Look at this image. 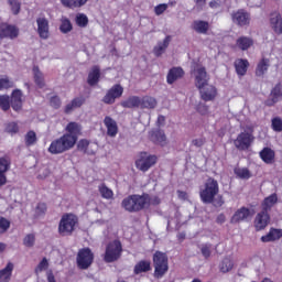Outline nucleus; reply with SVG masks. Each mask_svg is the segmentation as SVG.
I'll list each match as a JSON object with an SVG mask.
<instances>
[{"label":"nucleus","mask_w":282,"mask_h":282,"mask_svg":"<svg viewBox=\"0 0 282 282\" xmlns=\"http://www.w3.org/2000/svg\"><path fill=\"white\" fill-rule=\"evenodd\" d=\"M149 202H151L149 194H133L123 198L121 206L124 210H128V213H140V210L144 209L145 206L149 205Z\"/></svg>","instance_id":"obj_1"},{"label":"nucleus","mask_w":282,"mask_h":282,"mask_svg":"<svg viewBox=\"0 0 282 282\" xmlns=\"http://www.w3.org/2000/svg\"><path fill=\"white\" fill-rule=\"evenodd\" d=\"M76 147V139L69 134H63L61 138L55 139L48 147V153L52 155H61Z\"/></svg>","instance_id":"obj_2"},{"label":"nucleus","mask_w":282,"mask_h":282,"mask_svg":"<svg viewBox=\"0 0 282 282\" xmlns=\"http://www.w3.org/2000/svg\"><path fill=\"white\" fill-rule=\"evenodd\" d=\"M76 147V139L69 134H63L61 138L55 139L48 147V153L52 155H61Z\"/></svg>","instance_id":"obj_3"},{"label":"nucleus","mask_w":282,"mask_h":282,"mask_svg":"<svg viewBox=\"0 0 282 282\" xmlns=\"http://www.w3.org/2000/svg\"><path fill=\"white\" fill-rule=\"evenodd\" d=\"M154 278L162 279L169 272V256L162 251L153 254Z\"/></svg>","instance_id":"obj_4"},{"label":"nucleus","mask_w":282,"mask_h":282,"mask_svg":"<svg viewBox=\"0 0 282 282\" xmlns=\"http://www.w3.org/2000/svg\"><path fill=\"white\" fill-rule=\"evenodd\" d=\"M78 217L74 214L63 215L58 224V232L61 237H69L76 230Z\"/></svg>","instance_id":"obj_5"},{"label":"nucleus","mask_w":282,"mask_h":282,"mask_svg":"<svg viewBox=\"0 0 282 282\" xmlns=\"http://www.w3.org/2000/svg\"><path fill=\"white\" fill-rule=\"evenodd\" d=\"M219 194V183L215 178H208L200 189L199 195L204 204H209L213 202V197H217Z\"/></svg>","instance_id":"obj_6"},{"label":"nucleus","mask_w":282,"mask_h":282,"mask_svg":"<svg viewBox=\"0 0 282 282\" xmlns=\"http://www.w3.org/2000/svg\"><path fill=\"white\" fill-rule=\"evenodd\" d=\"M158 162V156L151 155L147 152H141L139 158L135 161V166L139 169V171H142L143 173H147L151 166H155V163Z\"/></svg>","instance_id":"obj_7"},{"label":"nucleus","mask_w":282,"mask_h":282,"mask_svg":"<svg viewBox=\"0 0 282 282\" xmlns=\"http://www.w3.org/2000/svg\"><path fill=\"white\" fill-rule=\"evenodd\" d=\"M121 252H122V245L120 243V241L115 240L110 242L106 248L105 262L113 263V261H118V259H120Z\"/></svg>","instance_id":"obj_8"},{"label":"nucleus","mask_w":282,"mask_h":282,"mask_svg":"<svg viewBox=\"0 0 282 282\" xmlns=\"http://www.w3.org/2000/svg\"><path fill=\"white\" fill-rule=\"evenodd\" d=\"M192 75L194 76L195 87H197V89L206 87L208 85V80H210V77L208 76V73L204 66H195L192 70Z\"/></svg>","instance_id":"obj_9"},{"label":"nucleus","mask_w":282,"mask_h":282,"mask_svg":"<svg viewBox=\"0 0 282 282\" xmlns=\"http://www.w3.org/2000/svg\"><path fill=\"white\" fill-rule=\"evenodd\" d=\"M94 263V252L91 249L84 248L77 253V265L80 270H87Z\"/></svg>","instance_id":"obj_10"},{"label":"nucleus","mask_w":282,"mask_h":282,"mask_svg":"<svg viewBox=\"0 0 282 282\" xmlns=\"http://www.w3.org/2000/svg\"><path fill=\"white\" fill-rule=\"evenodd\" d=\"M252 142H254V137L251 133L241 132L234 141V144L239 151H247V149H250Z\"/></svg>","instance_id":"obj_11"},{"label":"nucleus","mask_w":282,"mask_h":282,"mask_svg":"<svg viewBox=\"0 0 282 282\" xmlns=\"http://www.w3.org/2000/svg\"><path fill=\"white\" fill-rule=\"evenodd\" d=\"M19 32L17 25L0 23V39H10V41H14V39H19Z\"/></svg>","instance_id":"obj_12"},{"label":"nucleus","mask_w":282,"mask_h":282,"mask_svg":"<svg viewBox=\"0 0 282 282\" xmlns=\"http://www.w3.org/2000/svg\"><path fill=\"white\" fill-rule=\"evenodd\" d=\"M123 93L124 88H122L120 84H116L107 91V94L102 98V102H105V105H113V102H116V99L120 98Z\"/></svg>","instance_id":"obj_13"},{"label":"nucleus","mask_w":282,"mask_h":282,"mask_svg":"<svg viewBox=\"0 0 282 282\" xmlns=\"http://www.w3.org/2000/svg\"><path fill=\"white\" fill-rule=\"evenodd\" d=\"M231 21H232V23H235L236 25H239L240 28L250 25V13H248L243 9L234 11L231 13Z\"/></svg>","instance_id":"obj_14"},{"label":"nucleus","mask_w":282,"mask_h":282,"mask_svg":"<svg viewBox=\"0 0 282 282\" xmlns=\"http://www.w3.org/2000/svg\"><path fill=\"white\" fill-rule=\"evenodd\" d=\"M37 34L44 41L50 39V21L46 18H37Z\"/></svg>","instance_id":"obj_15"},{"label":"nucleus","mask_w":282,"mask_h":282,"mask_svg":"<svg viewBox=\"0 0 282 282\" xmlns=\"http://www.w3.org/2000/svg\"><path fill=\"white\" fill-rule=\"evenodd\" d=\"M10 100L13 111H21L23 109V91L21 89H14Z\"/></svg>","instance_id":"obj_16"},{"label":"nucleus","mask_w":282,"mask_h":282,"mask_svg":"<svg viewBox=\"0 0 282 282\" xmlns=\"http://www.w3.org/2000/svg\"><path fill=\"white\" fill-rule=\"evenodd\" d=\"M280 100H282V85L276 84L271 90L270 98L265 100V105L267 107H273V105H276Z\"/></svg>","instance_id":"obj_17"},{"label":"nucleus","mask_w":282,"mask_h":282,"mask_svg":"<svg viewBox=\"0 0 282 282\" xmlns=\"http://www.w3.org/2000/svg\"><path fill=\"white\" fill-rule=\"evenodd\" d=\"M198 89L200 91V98H203L206 102L215 100V96H217V88H215V86L207 84Z\"/></svg>","instance_id":"obj_18"},{"label":"nucleus","mask_w":282,"mask_h":282,"mask_svg":"<svg viewBox=\"0 0 282 282\" xmlns=\"http://www.w3.org/2000/svg\"><path fill=\"white\" fill-rule=\"evenodd\" d=\"M104 124L107 129V135H109V138H116V135H118V122H116L113 118L109 116L105 117Z\"/></svg>","instance_id":"obj_19"},{"label":"nucleus","mask_w":282,"mask_h":282,"mask_svg":"<svg viewBox=\"0 0 282 282\" xmlns=\"http://www.w3.org/2000/svg\"><path fill=\"white\" fill-rule=\"evenodd\" d=\"M270 224V215L268 212L262 210L256 216L254 226L257 230H263Z\"/></svg>","instance_id":"obj_20"},{"label":"nucleus","mask_w":282,"mask_h":282,"mask_svg":"<svg viewBox=\"0 0 282 282\" xmlns=\"http://www.w3.org/2000/svg\"><path fill=\"white\" fill-rule=\"evenodd\" d=\"M150 140L160 147H166L167 144L166 134L162 130H152L150 132Z\"/></svg>","instance_id":"obj_21"},{"label":"nucleus","mask_w":282,"mask_h":282,"mask_svg":"<svg viewBox=\"0 0 282 282\" xmlns=\"http://www.w3.org/2000/svg\"><path fill=\"white\" fill-rule=\"evenodd\" d=\"M270 23L275 34H282V17L279 12L271 13Z\"/></svg>","instance_id":"obj_22"},{"label":"nucleus","mask_w":282,"mask_h":282,"mask_svg":"<svg viewBox=\"0 0 282 282\" xmlns=\"http://www.w3.org/2000/svg\"><path fill=\"white\" fill-rule=\"evenodd\" d=\"M184 77V69L182 67H173L167 73V84L173 85L175 80H180V78Z\"/></svg>","instance_id":"obj_23"},{"label":"nucleus","mask_w":282,"mask_h":282,"mask_svg":"<svg viewBox=\"0 0 282 282\" xmlns=\"http://www.w3.org/2000/svg\"><path fill=\"white\" fill-rule=\"evenodd\" d=\"M250 217V209L241 207L231 217V224H239L240 221H246Z\"/></svg>","instance_id":"obj_24"},{"label":"nucleus","mask_w":282,"mask_h":282,"mask_svg":"<svg viewBox=\"0 0 282 282\" xmlns=\"http://www.w3.org/2000/svg\"><path fill=\"white\" fill-rule=\"evenodd\" d=\"M142 105V99L138 96H131L128 99L121 101V107L124 109H135Z\"/></svg>","instance_id":"obj_25"},{"label":"nucleus","mask_w":282,"mask_h":282,"mask_svg":"<svg viewBox=\"0 0 282 282\" xmlns=\"http://www.w3.org/2000/svg\"><path fill=\"white\" fill-rule=\"evenodd\" d=\"M192 28L197 34H207L210 28V24L203 20H195L192 24Z\"/></svg>","instance_id":"obj_26"},{"label":"nucleus","mask_w":282,"mask_h":282,"mask_svg":"<svg viewBox=\"0 0 282 282\" xmlns=\"http://www.w3.org/2000/svg\"><path fill=\"white\" fill-rule=\"evenodd\" d=\"M66 131L67 133H65L64 135H72L75 139L76 144V142H78V135L80 134V124L76 122H69L66 126Z\"/></svg>","instance_id":"obj_27"},{"label":"nucleus","mask_w":282,"mask_h":282,"mask_svg":"<svg viewBox=\"0 0 282 282\" xmlns=\"http://www.w3.org/2000/svg\"><path fill=\"white\" fill-rule=\"evenodd\" d=\"M282 237V229H271L268 235L261 237V241L268 243L270 241H276Z\"/></svg>","instance_id":"obj_28"},{"label":"nucleus","mask_w":282,"mask_h":282,"mask_svg":"<svg viewBox=\"0 0 282 282\" xmlns=\"http://www.w3.org/2000/svg\"><path fill=\"white\" fill-rule=\"evenodd\" d=\"M12 270H14L12 262H9L4 269L0 270V282H10L12 279Z\"/></svg>","instance_id":"obj_29"},{"label":"nucleus","mask_w":282,"mask_h":282,"mask_svg":"<svg viewBox=\"0 0 282 282\" xmlns=\"http://www.w3.org/2000/svg\"><path fill=\"white\" fill-rule=\"evenodd\" d=\"M268 69H270V59L263 57L257 65L256 68V76H263L264 74L268 73Z\"/></svg>","instance_id":"obj_30"},{"label":"nucleus","mask_w":282,"mask_h":282,"mask_svg":"<svg viewBox=\"0 0 282 282\" xmlns=\"http://www.w3.org/2000/svg\"><path fill=\"white\" fill-rule=\"evenodd\" d=\"M33 78L35 85H37L40 89H43V87H45V76L43 75V72H41L39 66L33 67Z\"/></svg>","instance_id":"obj_31"},{"label":"nucleus","mask_w":282,"mask_h":282,"mask_svg":"<svg viewBox=\"0 0 282 282\" xmlns=\"http://www.w3.org/2000/svg\"><path fill=\"white\" fill-rule=\"evenodd\" d=\"M83 105H85V97H76L65 107V113H72L74 109H78Z\"/></svg>","instance_id":"obj_32"},{"label":"nucleus","mask_w":282,"mask_h":282,"mask_svg":"<svg viewBox=\"0 0 282 282\" xmlns=\"http://www.w3.org/2000/svg\"><path fill=\"white\" fill-rule=\"evenodd\" d=\"M171 43V36H166L163 42H159L156 46H154V54L156 56H162L164 52H166V48L169 47Z\"/></svg>","instance_id":"obj_33"},{"label":"nucleus","mask_w":282,"mask_h":282,"mask_svg":"<svg viewBox=\"0 0 282 282\" xmlns=\"http://www.w3.org/2000/svg\"><path fill=\"white\" fill-rule=\"evenodd\" d=\"M151 271V261L141 260L134 265V274H142V272Z\"/></svg>","instance_id":"obj_34"},{"label":"nucleus","mask_w":282,"mask_h":282,"mask_svg":"<svg viewBox=\"0 0 282 282\" xmlns=\"http://www.w3.org/2000/svg\"><path fill=\"white\" fill-rule=\"evenodd\" d=\"M248 59H237L235 62V67L238 76H246V72H248Z\"/></svg>","instance_id":"obj_35"},{"label":"nucleus","mask_w":282,"mask_h":282,"mask_svg":"<svg viewBox=\"0 0 282 282\" xmlns=\"http://www.w3.org/2000/svg\"><path fill=\"white\" fill-rule=\"evenodd\" d=\"M274 150L270 148H264L260 152V158L265 162V164H272V162H274Z\"/></svg>","instance_id":"obj_36"},{"label":"nucleus","mask_w":282,"mask_h":282,"mask_svg":"<svg viewBox=\"0 0 282 282\" xmlns=\"http://www.w3.org/2000/svg\"><path fill=\"white\" fill-rule=\"evenodd\" d=\"M98 80H100V68L98 66H95L88 74V85H97Z\"/></svg>","instance_id":"obj_37"},{"label":"nucleus","mask_w":282,"mask_h":282,"mask_svg":"<svg viewBox=\"0 0 282 282\" xmlns=\"http://www.w3.org/2000/svg\"><path fill=\"white\" fill-rule=\"evenodd\" d=\"M141 109H155V107H158V100H155V98L153 97H143L141 99Z\"/></svg>","instance_id":"obj_38"},{"label":"nucleus","mask_w":282,"mask_h":282,"mask_svg":"<svg viewBox=\"0 0 282 282\" xmlns=\"http://www.w3.org/2000/svg\"><path fill=\"white\" fill-rule=\"evenodd\" d=\"M276 202H279V197L276 196V194H271L269 197L264 198L262 204L264 213H268L270 208H272V206L276 204Z\"/></svg>","instance_id":"obj_39"},{"label":"nucleus","mask_w":282,"mask_h":282,"mask_svg":"<svg viewBox=\"0 0 282 282\" xmlns=\"http://www.w3.org/2000/svg\"><path fill=\"white\" fill-rule=\"evenodd\" d=\"M61 3L65 8H70L72 10H74L75 8H83V6L87 3V0H61Z\"/></svg>","instance_id":"obj_40"},{"label":"nucleus","mask_w":282,"mask_h":282,"mask_svg":"<svg viewBox=\"0 0 282 282\" xmlns=\"http://www.w3.org/2000/svg\"><path fill=\"white\" fill-rule=\"evenodd\" d=\"M252 39L241 36L237 40V47L242 51L250 50V47H252Z\"/></svg>","instance_id":"obj_41"},{"label":"nucleus","mask_w":282,"mask_h":282,"mask_svg":"<svg viewBox=\"0 0 282 282\" xmlns=\"http://www.w3.org/2000/svg\"><path fill=\"white\" fill-rule=\"evenodd\" d=\"M234 173L240 180H250V177H252V173H250V170H248L247 167H236L234 170Z\"/></svg>","instance_id":"obj_42"},{"label":"nucleus","mask_w":282,"mask_h":282,"mask_svg":"<svg viewBox=\"0 0 282 282\" xmlns=\"http://www.w3.org/2000/svg\"><path fill=\"white\" fill-rule=\"evenodd\" d=\"M99 193L104 199H112L113 198V191L107 187V185L101 184L99 185Z\"/></svg>","instance_id":"obj_43"},{"label":"nucleus","mask_w":282,"mask_h":282,"mask_svg":"<svg viewBox=\"0 0 282 282\" xmlns=\"http://www.w3.org/2000/svg\"><path fill=\"white\" fill-rule=\"evenodd\" d=\"M10 107H12L10 96H0V108L2 109V111H8Z\"/></svg>","instance_id":"obj_44"},{"label":"nucleus","mask_w":282,"mask_h":282,"mask_svg":"<svg viewBox=\"0 0 282 282\" xmlns=\"http://www.w3.org/2000/svg\"><path fill=\"white\" fill-rule=\"evenodd\" d=\"M24 140H25L26 147H34V144H36V132H34L32 130L29 131L25 134Z\"/></svg>","instance_id":"obj_45"},{"label":"nucleus","mask_w":282,"mask_h":282,"mask_svg":"<svg viewBox=\"0 0 282 282\" xmlns=\"http://www.w3.org/2000/svg\"><path fill=\"white\" fill-rule=\"evenodd\" d=\"M10 230V221L6 217H0V235H6Z\"/></svg>","instance_id":"obj_46"},{"label":"nucleus","mask_w":282,"mask_h":282,"mask_svg":"<svg viewBox=\"0 0 282 282\" xmlns=\"http://www.w3.org/2000/svg\"><path fill=\"white\" fill-rule=\"evenodd\" d=\"M14 87V82L8 77L0 78V90L1 89H12Z\"/></svg>","instance_id":"obj_47"},{"label":"nucleus","mask_w":282,"mask_h":282,"mask_svg":"<svg viewBox=\"0 0 282 282\" xmlns=\"http://www.w3.org/2000/svg\"><path fill=\"white\" fill-rule=\"evenodd\" d=\"M271 127L273 131H276L278 133H281L282 131V119L281 117H275L271 120Z\"/></svg>","instance_id":"obj_48"},{"label":"nucleus","mask_w":282,"mask_h":282,"mask_svg":"<svg viewBox=\"0 0 282 282\" xmlns=\"http://www.w3.org/2000/svg\"><path fill=\"white\" fill-rule=\"evenodd\" d=\"M230 270H232V260H230L229 258H225L220 263V271L226 273L230 272Z\"/></svg>","instance_id":"obj_49"},{"label":"nucleus","mask_w":282,"mask_h":282,"mask_svg":"<svg viewBox=\"0 0 282 282\" xmlns=\"http://www.w3.org/2000/svg\"><path fill=\"white\" fill-rule=\"evenodd\" d=\"M35 242H36V237L34 236V234H29L23 239V245L26 248H33Z\"/></svg>","instance_id":"obj_50"},{"label":"nucleus","mask_w":282,"mask_h":282,"mask_svg":"<svg viewBox=\"0 0 282 282\" xmlns=\"http://www.w3.org/2000/svg\"><path fill=\"white\" fill-rule=\"evenodd\" d=\"M10 171V161L8 158H0V173L6 174Z\"/></svg>","instance_id":"obj_51"},{"label":"nucleus","mask_w":282,"mask_h":282,"mask_svg":"<svg viewBox=\"0 0 282 282\" xmlns=\"http://www.w3.org/2000/svg\"><path fill=\"white\" fill-rule=\"evenodd\" d=\"M59 30L61 32H63V34H67V32H72V22L67 19H63Z\"/></svg>","instance_id":"obj_52"},{"label":"nucleus","mask_w":282,"mask_h":282,"mask_svg":"<svg viewBox=\"0 0 282 282\" xmlns=\"http://www.w3.org/2000/svg\"><path fill=\"white\" fill-rule=\"evenodd\" d=\"M76 23L79 28H86L87 23H89V19L85 14H78L76 17Z\"/></svg>","instance_id":"obj_53"},{"label":"nucleus","mask_w":282,"mask_h":282,"mask_svg":"<svg viewBox=\"0 0 282 282\" xmlns=\"http://www.w3.org/2000/svg\"><path fill=\"white\" fill-rule=\"evenodd\" d=\"M209 204H213V206H215V208H221V206L224 204H226V202L224 200V196L218 195L217 197L214 196Z\"/></svg>","instance_id":"obj_54"},{"label":"nucleus","mask_w":282,"mask_h":282,"mask_svg":"<svg viewBox=\"0 0 282 282\" xmlns=\"http://www.w3.org/2000/svg\"><path fill=\"white\" fill-rule=\"evenodd\" d=\"M9 4L11 6L13 14H19V12H21V2L18 0H9Z\"/></svg>","instance_id":"obj_55"},{"label":"nucleus","mask_w":282,"mask_h":282,"mask_svg":"<svg viewBox=\"0 0 282 282\" xmlns=\"http://www.w3.org/2000/svg\"><path fill=\"white\" fill-rule=\"evenodd\" d=\"M7 133H11V135H14L19 131V124L17 122H10L6 127Z\"/></svg>","instance_id":"obj_56"},{"label":"nucleus","mask_w":282,"mask_h":282,"mask_svg":"<svg viewBox=\"0 0 282 282\" xmlns=\"http://www.w3.org/2000/svg\"><path fill=\"white\" fill-rule=\"evenodd\" d=\"M48 265L47 258H44L36 267L35 273L39 274L40 272H43V270H47Z\"/></svg>","instance_id":"obj_57"},{"label":"nucleus","mask_w":282,"mask_h":282,"mask_svg":"<svg viewBox=\"0 0 282 282\" xmlns=\"http://www.w3.org/2000/svg\"><path fill=\"white\" fill-rule=\"evenodd\" d=\"M45 210H47V205H45L44 203L37 204L35 208L36 217H41V215H45Z\"/></svg>","instance_id":"obj_58"},{"label":"nucleus","mask_w":282,"mask_h":282,"mask_svg":"<svg viewBox=\"0 0 282 282\" xmlns=\"http://www.w3.org/2000/svg\"><path fill=\"white\" fill-rule=\"evenodd\" d=\"M200 252L205 259H208L212 254L210 252V245H203L200 247Z\"/></svg>","instance_id":"obj_59"},{"label":"nucleus","mask_w":282,"mask_h":282,"mask_svg":"<svg viewBox=\"0 0 282 282\" xmlns=\"http://www.w3.org/2000/svg\"><path fill=\"white\" fill-rule=\"evenodd\" d=\"M206 144V139L205 138H198L192 140V145L196 147V149H202V147Z\"/></svg>","instance_id":"obj_60"},{"label":"nucleus","mask_w":282,"mask_h":282,"mask_svg":"<svg viewBox=\"0 0 282 282\" xmlns=\"http://www.w3.org/2000/svg\"><path fill=\"white\" fill-rule=\"evenodd\" d=\"M166 8H169L167 4H159L155 7L154 12L160 17V14H164V12H166Z\"/></svg>","instance_id":"obj_61"},{"label":"nucleus","mask_w":282,"mask_h":282,"mask_svg":"<svg viewBox=\"0 0 282 282\" xmlns=\"http://www.w3.org/2000/svg\"><path fill=\"white\" fill-rule=\"evenodd\" d=\"M77 147L79 151L87 153V147H89V142L87 140H80Z\"/></svg>","instance_id":"obj_62"},{"label":"nucleus","mask_w":282,"mask_h":282,"mask_svg":"<svg viewBox=\"0 0 282 282\" xmlns=\"http://www.w3.org/2000/svg\"><path fill=\"white\" fill-rule=\"evenodd\" d=\"M51 106H53L54 107V109H58V108H61V98H58V97H52L51 98Z\"/></svg>","instance_id":"obj_63"},{"label":"nucleus","mask_w":282,"mask_h":282,"mask_svg":"<svg viewBox=\"0 0 282 282\" xmlns=\"http://www.w3.org/2000/svg\"><path fill=\"white\" fill-rule=\"evenodd\" d=\"M196 3V9L204 10V6H206V0H194Z\"/></svg>","instance_id":"obj_64"}]
</instances>
